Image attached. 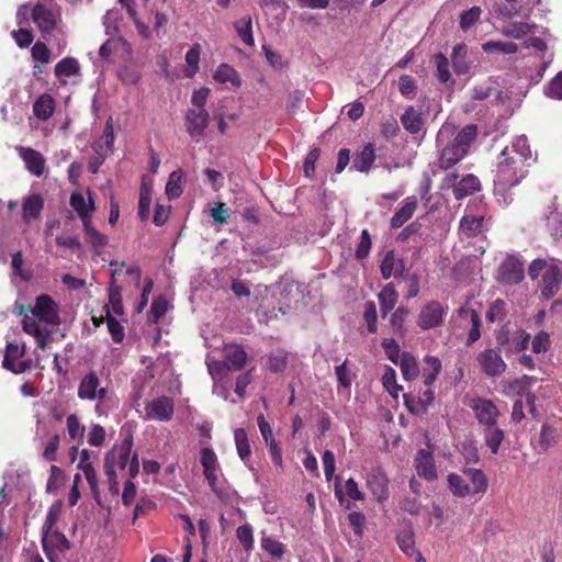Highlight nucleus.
Returning a JSON list of instances; mask_svg holds the SVG:
<instances>
[{
  "mask_svg": "<svg viewBox=\"0 0 562 562\" xmlns=\"http://www.w3.org/2000/svg\"><path fill=\"white\" fill-rule=\"evenodd\" d=\"M530 158L531 149L525 135L516 137L501 153L494 178V194L501 205L506 206L512 202L508 190L525 178L526 161Z\"/></svg>",
  "mask_w": 562,
  "mask_h": 562,
  "instance_id": "nucleus-1",
  "label": "nucleus"
},
{
  "mask_svg": "<svg viewBox=\"0 0 562 562\" xmlns=\"http://www.w3.org/2000/svg\"><path fill=\"white\" fill-rule=\"evenodd\" d=\"M476 126L471 124L457 131L451 122H446L437 133L438 165L449 169L461 161L476 137Z\"/></svg>",
  "mask_w": 562,
  "mask_h": 562,
  "instance_id": "nucleus-2",
  "label": "nucleus"
},
{
  "mask_svg": "<svg viewBox=\"0 0 562 562\" xmlns=\"http://www.w3.org/2000/svg\"><path fill=\"white\" fill-rule=\"evenodd\" d=\"M31 313L23 318V330L35 338L40 348H45L48 337L57 330L60 323L58 306L50 296L40 295Z\"/></svg>",
  "mask_w": 562,
  "mask_h": 562,
  "instance_id": "nucleus-3",
  "label": "nucleus"
},
{
  "mask_svg": "<svg viewBox=\"0 0 562 562\" xmlns=\"http://www.w3.org/2000/svg\"><path fill=\"white\" fill-rule=\"evenodd\" d=\"M132 442L126 440L119 447H113L104 458V472L108 477L109 490L113 494H119L117 473L124 471L128 465L131 477H135L138 473V460L134 456L130 460Z\"/></svg>",
  "mask_w": 562,
  "mask_h": 562,
  "instance_id": "nucleus-4",
  "label": "nucleus"
},
{
  "mask_svg": "<svg viewBox=\"0 0 562 562\" xmlns=\"http://www.w3.org/2000/svg\"><path fill=\"white\" fill-rule=\"evenodd\" d=\"M447 483L453 496L460 498H480L488 487V481L480 469L467 468L462 474L450 473Z\"/></svg>",
  "mask_w": 562,
  "mask_h": 562,
  "instance_id": "nucleus-5",
  "label": "nucleus"
},
{
  "mask_svg": "<svg viewBox=\"0 0 562 562\" xmlns=\"http://www.w3.org/2000/svg\"><path fill=\"white\" fill-rule=\"evenodd\" d=\"M528 276L532 280H539V288L546 299L552 297L560 289L562 281L561 271L554 259H535L529 268Z\"/></svg>",
  "mask_w": 562,
  "mask_h": 562,
  "instance_id": "nucleus-6",
  "label": "nucleus"
},
{
  "mask_svg": "<svg viewBox=\"0 0 562 562\" xmlns=\"http://www.w3.org/2000/svg\"><path fill=\"white\" fill-rule=\"evenodd\" d=\"M77 395L82 401L95 402L94 413L98 416H106L104 404L110 401L111 392L103 386L95 372H89L79 382Z\"/></svg>",
  "mask_w": 562,
  "mask_h": 562,
  "instance_id": "nucleus-7",
  "label": "nucleus"
},
{
  "mask_svg": "<svg viewBox=\"0 0 562 562\" xmlns=\"http://www.w3.org/2000/svg\"><path fill=\"white\" fill-rule=\"evenodd\" d=\"M29 15L37 25L42 34H49L60 20L58 10L37 3L33 7L29 4L22 5L16 13V20L20 25L27 21Z\"/></svg>",
  "mask_w": 562,
  "mask_h": 562,
  "instance_id": "nucleus-8",
  "label": "nucleus"
},
{
  "mask_svg": "<svg viewBox=\"0 0 562 562\" xmlns=\"http://www.w3.org/2000/svg\"><path fill=\"white\" fill-rule=\"evenodd\" d=\"M467 405L472 409L475 419L483 428L497 425L501 412L491 400L472 397L468 400Z\"/></svg>",
  "mask_w": 562,
  "mask_h": 562,
  "instance_id": "nucleus-9",
  "label": "nucleus"
},
{
  "mask_svg": "<svg viewBox=\"0 0 562 562\" xmlns=\"http://www.w3.org/2000/svg\"><path fill=\"white\" fill-rule=\"evenodd\" d=\"M200 463L209 485L213 490H216L222 481L223 473L217 456L213 449L204 447L200 450Z\"/></svg>",
  "mask_w": 562,
  "mask_h": 562,
  "instance_id": "nucleus-10",
  "label": "nucleus"
},
{
  "mask_svg": "<svg viewBox=\"0 0 562 562\" xmlns=\"http://www.w3.org/2000/svg\"><path fill=\"white\" fill-rule=\"evenodd\" d=\"M447 307L437 301L427 303L419 312L417 324L422 329H431L442 324Z\"/></svg>",
  "mask_w": 562,
  "mask_h": 562,
  "instance_id": "nucleus-11",
  "label": "nucleus"
},
{
  "mask_svg": "<svg viewBox=\"0 0 562 562\" xmlns=\"http://www.w3.org/2000/svg\"><path fill=\"white\" fill-rule=\"evenodd\" d=\"M476 360L482 369V371L487 376H499L503 374L507 368L505 361L503 360L499 350L488 348L481 351Z\"/></svg>",
  "mask_w": 562,
  "mask_h": 562,
  "instance_id": "nucleus-12",
  "label": "nucleus"
},
{
  "mask_svg": "<svg viewBox=\"0 0 562 562\" xmlns=\"http://www.w3.org/2000/svg\"><path fill=\"white\" fill-rule=\"evenodd\" d=\"M173 416V401L160 396L148 401L145 405V418L149 420L168 422Z\"/></svg>",
  "mask_w": 562,
  "mask_h": 562,
  "instance_id": "nucleus-13",
  "label": "nucleus"
},
{
  "mask_svg": "<svg viewBox=\"0 0 562 562\" xmlns=\"http://www.w3.org/2000/svg\"><path fill=\"white\" fill-rule=\"evenodd\" d=\"M258 427L260 430V434L262 436V439L266 443V446L269 449L272 462L276 467L279 469H283V459H282V451L279 447L274 436L272 428L270 424L266 420L265 416L261 414L257 417Z\"/></svg>",
  "mask_w": 562,
  "mask_h": 562,
  "instance_id": "nucleus-14",
  "label": "nucleus"
},
{
  "mask_svg": "<svg viewBox=\"0 0 562 562\" xmlns=\"http://www.w3.org/2000/svg\"><path fill=\"white\" fill-rule=\"evenodd\" d=\"M69 203H70V206L74 209V211L79 216V218L81 220L82 225L91 223L92 215L95 211V202H94L90 191H88L87 198L80 191L72 192L70 195Z\"/></svg>",
  "mask_w": 562,
  "mask_h": 562,
  "instance_id": "nucleus-15",
  "label": "nucleus"
},
{
  "mask_svg": "<svg viewBox=\"0 0 562 562\" xmlns=\"http://www.w3.org/2000/svg\"><path fill=\"white\" fill-rule=\"evenodd\" d=\"M524 277V263L516 257H507L498 269V280L505 284H517Z\"/></svg>",
  "mask_w": 562,
  "mask_h": 562,
  "instance_id": "nucleus-16",
  "label": "nucleus"
},
{
  "mask_svg": "<svg viewBox=\"0 0 562 562\" xmlns=\"http://www.w3.org/2000/svg\"><path fill=\"white\" fill-rule=\"evenodd\" d=\"M210 114L206 110H189L186 115V128L192 139L200 142L209 125Z\"/></svg>",
  "mask_w": 562,
  "mask_h": 562,
  "instance_id": "nucleus-17",
  "label": "nucleus"
},
{
  "mask_svg": "<svg viewBox=\"0 0 562 562\" xmlns=\"http://www.w3.org/2000/svg\"><path fill=\"white\" fill-rule=\"evenodd\" d=\"M340 477H336L335 496L341 506L351 507L350 501H363L364 493L360 490L358 483L352 479H348L345 483L344 491L339 485Z\"/></svg>",
  "mask_w": 562,
  "mask_h": 562,
  "instance_id": "nucleus-18",
  "label": "nucleus"
},
{
  "mask_svg": "<svg viewBox=\"0 0 562 562\" xmlns=\"http://www.w3.org/2000/svg\"><path fill=\"white\" fill-rule=\"evenodd\" d=\"M367 487L371 491L372 495L382 502L389 496V480L381 469H372L363 476Z\"/></svg>",
  "mask_w": 562,
  "mask_h": 562,
  "instance_id": "nucleus-19",
  "label": "nucleus"
},
{
  "mask_svg": "<svg viewBox=\"0 0 562 562\" xmlns=\"http://www.w3.org/2000/svg\"><path fill=\"white\" fill-rule=\"evenodd\" d=\"M25 347L18 344H8L3 359V367L14 373L24 372L27 368L26 361L23 360Z\"/></svg>",
  "mask_w": 562,
  "mask_h": 562,
  "instance_id": "nucleus-20",
  "label": "nucleus"
},
{
  "mask_svg": "<svg viewBox=\"0 0 562 562\" xmlns=\"http://www.w3.org/2000/svg\"><path fill=\"white\" fill-rule=\"evenodd\" d=\"M415 469L420 477L427 481H435L437 479V469L432 451L420 449L415 457Z\"/></svg>",
  "mask_w": 562,
  "mask_h": 562,
  "instance_id": "nucleus-21",
  "label": "nucleus"
},
{
  "mask_svg": "<svg viewBox=\"0 0 562 562\" xmlns=\"http://www.w3.org/2000/svg\"><path fill=\"white\" fill-rule=\"evenodd\" d=\"M99 54L103 58L113 56L115 58L125 59L131 55V46L122 37H112L100 47Z\"/></svg>",
  "mask_w": 562,
  "mask_h": 562,
  "instance_id": "nucleus-22",
  "label": "nucleus"
},
{
  "mask_svg": "<svg viewBox=\"0 0 562 562\" xmlns=\"http://www.w3.org/2000/svg\"><path fill=\"white\" fill-rule=\"evenodd\" d=\"M108 310L110 314L114 316H122L124 314L123 304L121 302V290L116 285H111L109 289V304L104 305L103 311L105 315H101L99 318L93 316L92 321L95 326H100L104 318H108Z\"/></svg>",
  "mask_w": 562,
  "mask_h": 562,
  "instance_id": "nucleus-23",
  "label": "nucleus"
},
{
  "mask_svg": "<svg viewBox=\"0 0 562 562\" xmlns=\"http://www.w3.org/2000/svg\"><path fill=\"white\" fill-rule=\"evenodd\" d=\"M19 153L21 158L26 165V168L35 176H41L44 172L45 161L42 155L31 148L20 147Z\"/></svg>",
  "mask_w": 562,
  "mask_h": 562,
  "instance_id": "nucleus-24",
  "label": "nucleus"
},
{
  "mask_svg": "<svg viewBox=\"0 0 562 562\" xmlns=\"http://www.w3.org/2000/svg\"><path fill=\"white\" fill-rule=\"evenodd\" d=\"M417 207V198L408 196L404 200L403 205L395 212L391 218V226L393 228L402 227L408 220L412 218Z\"/></svg>",
  "mask_w": 562,
  "mask_h": 562,
  "instance_id": "nucleus-25",
  "label": "nucleus"
},
{
  "mask_svg": "<svg viewBox=\"0 0 562 562\" xmlns=\"http://www.w3.org/2000/svg\"><path fill=\"white\" fill-rule=\"evenodd\" d=\"M213 79L223 85H229L233 88L241 86V79L237 70L228 64H221L213 74Z\"/></svg>",
  "mask_w": 562,
  "mask_h": 562,
  "instance_id": "nucleus-26",
  "label": "nucleus"
},
{
  "mask_svg": "<svg viewBox=\"0 0 562 562\" xmlns=\"http://www.w3.org/2000/svg\"><path fill=\"white\" fill-rule=\"evenodd\" d=\"M535 379L528 375H524L519 379H515L509 382L502 384V393L506 396H522L527 394L528 389L533 383Z\"/></svg>",
  "mask_w": 562,
  "mask_h": 562,
  "instance_id": "nucleus-27",
  "label": "nucleus"
},
{
  "mask_svg": "<svg viewBox=\"0 0 562 562\" xmlns=\"http://www.w3.org/2000/svg\"><path fill=\"white\" fill-rule=\"evenodd\" d=\"M114 128L112 125V121L109 120L105 123L103 133L94 144H93V150L97 155H103L108 156L113 150V143H114Z\"/></svg>",
  "mask_w": 562,
  "mask_h": 562,
  "instance_id": "nucleus-28",
  "label": "nucleus"
},
{
  "mask_svg": "<svg viewBox=\"0 0 562 562\" xmlns=\"http://www.w3.org/2000/svg\"><path fill=\"white\" fill-rule=\"evenodd\" d=\"M458 314L465 322L469 321L471 323V329L469 331L467 344L471 345V344L475 342L481 336V333H480L481 321H480L479 314L473 308H470L467 306L460 307L458 311Z\"/></svg>",
  "mask_w": 562,
  "mask_h": 562,
  "instance_id": "nucleus-29",
  "label": "nucleus"
},
{
  "mask_svg": "<svg viewBox=\"0 0 562 562\" xmlns=\"http://www.w3.org/2000/svg\"><path fill=\"white\" fill-rule=\"evenodd\" d=\"M401 123L408 133L417 134L424 125V119L414 106H407L401 115Z\"/></svg>",
  "mask_w": 562,
  "mask_h": 562,
  "instance_id": "nucleus-30",
  "label": "nucleus"
},
{
  "mask_svg": "<svg viewBox=\"0 0 562 562\" xmlns=\"http://www.w3.org/2000/svg\"><path fill=\"white\" fill-rule=\"evenodd\" d=\"M451 60L457 75H465L469 72L471 61L468 58V48L464 44H458L453 47Z\"/></svg>",
  "mask_w": 562,
  "mask_h": 562,
  "instance_id": "nucleus-31",
  "label": "nucleus"
},
{
  "mask_svg": "<svg viewBox=\"0 0 562 562\" xmlns=\"http://www.w3.org/2000/svg\"><path fill=\"white\" fill-rule=\"evenodd\" d=\"M206 364L209 372L214 381V392H217L222 382L226 380L232 371L225 361H218L207 357Z\"/></svg>",
  "mask_w": 562,
  "mask_h": 562,
  "instance_id": "nucleus-32",
  "label": "nucleus"
},
{
  "mask_svg": "<svg viewBox=\"0 0 562 562\" xmlns=\"http://www.w3.org/2000/svg\"><path fill=\"white\" fill-rule=\"evenodd\" d=\"M424 367L422 370L424 384L429 387L436 381L438 374L441 372V361L435 356H426L423 360Z\"/></svg>",
  "mask_w": 562,
  "mask_h": 562,
  "instance_id": "nucleus-33",
  "label": "nucleus"
},
{
  "mask_svg": "<svg viewBox=\"0 0 562 562\" xmlns=\"http://www.w3.org/2000/svg\"><path fill=\"white\" fill-rule=\"evenodd\" d=\"M42 542L46 551L48 550V548H54L59 551H65L69 549V542L66 539V537L55 528H52L49 530H42Z\"/></svg>",
  "mask_w": 562,
  "mask_h": 562,
  "instance_id": "nucleus-34",
  "label": "nucleus"
},
{
  "mask_svg": "<svg viewBox=\"0 0 562 562\" xmlns=\"http://www.w3.org/2000/svg\"><path fill=\"white\" fill-rule=\"evenodd\" d=\"M260 547L273 560H281L285 553V546L265 531L261 532Z\"/></svg>",
  "mask_w": 562,
  "mask_h": 562,
  "instance_id": "nucleus-35",
  "label": "nucleus"
},
{
  "mask_svg": "<svg viewBox=\"0 0 562 562\" xmlns=\"http://www.w3.org/2000/svg\"><path fill=\"white\" fill-rule=\"evenodd\" d=\"M55 110V100L49 94H41L33 104L34 115L42 120H48Z\"/></svg>",
  "mask_w": 562,
  "mask_h": 562,
  "instance_id": "nucleus-36",
  "label": "nucleus"
},
{
  "mask_svg": "<svg viewBox=\"0 0 562 562\" xmlns=\"http://www.w3.org/2000/svg\"><path fill=\"white\" fill-rule=\"evenodd\" d=\"M234 440L236 445V450L238 452L239 458L244 461V463L252 470L250 465V454L251 449L248 441V436L245 429L237 428L234 431Z\"/></svg>",
  "mask_w": 562,
  "mask_h": 562,
  "instance_id": "nucleus-37",
  "label": "nucleus"
},
{
  "mask_svg": "<svg viewBox=\"0 0 562 562\" xmlns=\"http://www.w3.org/2000/svg\"><path fill=\"white\" fill-rule=\"evenodd\" d=\"M396 364L400 367L402 375L406 381L415 380L420 373L416 358L409 352H403Z\"/></svg>",
  "mask_w": 562,
  "mask_h": 562,
  "instance_id": "nucleus-38",
  "label": "nucleus"
},
{
  "mask_svg": "<svg viewBox=\"0 0 562 562\" xmlns=\"http://www.w3.org/2000/svg\"><path fill=\"white\" fill-rule=\"evenodd\" d=\"M375 160L374 147L372 144H368L355 157L353 168L360 172H368Z\"/></svg>",
  "mask_w": 562,
  "mask_h": 562,
  "instance_id": "nucleus-39",
  "label": "nucleus"
},
{
  "mask_svg": "<svg viewBox=\"0 0 562 562\" xmlns=\"http://www.w3.org/2000/svg\"><path fill=\"white\" fill-rule=\"evenodd\" d=\"M151 181L147 178H143L140 192H139V201H138V215L142 220L148 217L150 203H151Z\"/></svg>",
  "mask_w": 562,
  "mask_h": 562,
  "instance_id": "nucleus-40",
  "label": "nucleus"
},
{
  "mask_svg": "<svg viewBox=\"0 0 562 562\" xmlns=\"http://www.w3.org/2000/svg\"><path fill=\"white\" fill-rule=\"evenodd\" d=\"M483 436L484 441L488 449L491 450V452L493 454H496L505 438L504 431L497 425H493L483 428Z\"/></svg>",
  "mask_w": 562,
  "mask_h": 562,
  "instance_id": "nucleus-41",
  "label": "nucleus"
},
{
  "mask_svg": "<svg viewBox=\"0 0 562 562\" xmlns=\"http://www.w3.org/2000/svg\"><path fill=\"white\" fill-rule=\"evenodd\" d=\"M480 189V181L473 175H467L463 177L453 190L454 198L461 200L464 196L472 194Z\"/></svg>",
  "mask_w": 562,
  "mask_h": 562,
  "instance_id": "nucleus-42",
  "label": "nucleus"
},
{
  "mask_svg": "<svg viewBox=\"0 0 562 562\" xmlns=\"http://www.w3.org/2000/svg\"><path fill=\"white\" fill-rule=\"evenodd\" d=\"M379 302L381 306L382 316H385L389 312H391L396 302H397V293L392 283L386 284L381 292L379 293Z\"/></svg>",
  "mask_w": 562,
  "mask_h": 562,
  "instance_id": "nucleus-43",
  "label": "nucleus"
},
{
  "mask_svg": "<svg viewBox=\"0 0 562 562\" xmlns=\"http://www.w3.org/2000/svg\"><path fill=\"white\" fill-rule=\"evenodd\" d=\"M43 199L40 195L33 194L25 199L23 203V218L30 222L40 216L43 209Z\"/></svg>",
  "mask_w": 562,
  "mask_h": 562,
  "instance_id": "nucleus-44",
  "label": "nucleus"
},
{
  "mask_svg": "<svg viewBox=\"0 0 562 562\" xmlns=\"http://www.w3.org/2000/svg\"><path fill=\"white\" fill-rule=\"evenodd\" d=\"M382 277L389 279L391 277H397L402 272V263L396 260L393 251H387L380 266Z\"/></svg>",
  "mask_w": 562,
  "mask_h": 562,
  "instance_id": "nucleus-45",
  "label": "nucleus"
},
{
  "mask_svg": "<svg viewBox=\"0 0 562 562\" xmlns=\"http://www.w3.org/2000/svg\"><path fill=\"white\" fill-rule=\"evenodd\" d=\"M482 49L490 54H515L518 50L517 44L513 42L488 41L482 45Z\"/></svg>",
  "mask_w": 562,
  "mask_h": 562,
  "instance_id": "nucleus-46",
  "label": "nucleus"
},
{
  "mask_svg": "<svg viewBox=\"0 0 562 562\" xmlns=\"http://www.w3.org/2000/svg\"><path fill=\"white\" fill-rule=\"evenodd\" d=\"M201 47L194 44L186 54V66L183 72L186 77L192 78L199 71Z\"/></svg>",
  "mask_w": 562,
  "mask_h": 562,
  "instance_id": "nucleus-47",
  "label": "nucleus"
},
{
  "mask_svg": "<svg viewBox=\"0 0 562 562\" xmlns=\"http://www.w3.org/2000/svg\"><path fill=\"white\" fill-rule=\"evenodd\" d=\"M246 360L245 351L238 346H228L225 348V362L231 370H239Z\"/></svg>",
  "mask_w": 562,
  "mask_h": 562,
  "instance_id": "nucleus-48",
  "label": "nucleus"
},
{
  "mask_svg": "<svg viewBox=\"0 0 562 562\" xmlns=\"http://www.w3.org/2000/svg\"><path fill=\"white\" fill-rule=\"evenodd\" d=\"M234 26L243 43L248 46H254L255 41L252 36L251 18L243 16L241 19L235 22Z\"/></svg>",
  "mask_w": 562,
  "mask_h": 562,
  "instance_id": "nucleus-49",
  "label": "nucleus"
},
{
  "mask_svg": "<svg viewBox=\"0 0 562 562\" xmlns=\"http://www.w3.org/2000/svg\"><path fill=\"white\" fill-rule=\"evenodd\" d=\"M483 225V215L465 214L460 221V229L468 236L476 235L481 232Z\"/></svg>",
  "mask_w": 562,
  "mask_h": 562,
  "instance_id": "nucleus-50",
  "label": "nucleus"
},
{
  "mask_svg": "<svg viewBox=\"0 0 562 562\" xmlns=\"http://www.w3.org/2000/svg\"><path fill=\"white\" fill-rule=\"evenodd\" d=\"M533 27L535 25L526 22H512L503 27L502 33L507 37L520 40L532 32Z\"/></svg>",
  "mask_w": 562,
  "mask_h": 562,
  "instance_id": "nucleus-51",
  "label": "nucleus"
},
{
  "mask_svg": "<svg viewBox=\"0 0 562 562\" xmlns=\"http://www.w3.org/2000/svg\"><path fill=\"white\" fill-rule=\"evenodd\" d=\"M79 70L80 66L78 60L71 57L61 59L55 66V75L58 78H68L70 76L77 75Z\"/></svg>",
  "mask_w": 562,
  "mask_h": 562,
  "instance_id": "nucleus-52",
  "label": "nucleus"
},
{
  "mask_svg": "<svg viewBox=\"0 0 562 562\" xmlns=\"http://www.w3.org/2000/svg\"><path fill=\"white\" fill-rule=\"evenodd\" d=\"M183 173L181 170L172 171L166 184V194L169 199H176L182 193Z\"/></svg>",
  "mask_w": 562,
  "mask_h": 562,
  "instance_id": "nucleus-53",
  "label": "nucleus"
},
{
  "mask_svg": "<svg viewBox=\"0 0 562 562\" xmlns=\"http://www.w3.org/2000/svg\"><path fill=\"white\" fill-rule=\"evenodd\" d=\"M66 428L69 437L72 440L81 442L85 436V426L76 414H70L66 419Z\"/></svg>",
  "mask_w": 562,
  "mask_h": 562,
  "instance_id": "nucleus-54",
  "label": "nucleus"
},
{
  "mask_svg": "<svg viewBox=\"0 0 562 562\" xmlns=\"http://www.w3.org/2000/svg\"><path fill=\"white\" fill-rule=\"evenodd\" d=\"M120 3L122 5H124L127 10V13L130 15V18L133 20L138 33L143 36V37H149L150 36V29L147 24H145L144 22H142L138 16H137V12L135 10V8L133 7V0H119Z\"/></svg>",
  "mask_w": 562,
  "mask_h": 562,
  "instance_id": "nucleus-55",
  "label": "nucleus"
},
{
  "mask_svg": "<svg viewBox=\"0 0 562 562\" xmlns=\"http://www.w3.org/2000/svg\"><path fill=\"white\" fill-rule=\"evenodd\" d=\"M434 63L437 68V77H438L439 81L442 83H448V82L453 83V80L451 79V74L449 70L448 58L443 54H437L434 57Z\"/></svg>",
  "mask_w": 562,
  "mask_h": 562,
  "instance_id": "nucleus-56",
  "label": "nucleus"
},
{
  "mask_svg": "<svg viewBox=\"0 0 562 562\" xmlns=\"http://www.w3.org/2000/svg\"><path fill=\"white\" fill-rule=\"evenodd\" d=\"M236 537L245 551L249 552L254 549V531L249 524L239 526L236 529Z\"/></svg>",
  "mask_w": 562,
  "mask_h": 562,
  "instance_id": "nucleus-57",
  "label": "nucleus"
},
{
  "mask_svg": "<svg viewBox=\"0 0 562 562\" xmlns=\"http://www.w3.org/2000/svg\"><path fill=\"white\" fill-rule=\"evenodd\" d=\"M83 226V231L86 234L87 240L94 247V248H102L106 245V237L99 233L93 226L92 222L88 223Z\"/></svg>",
  "mask_w": 562,
  "mask_h": 562,
  "instance_id": "nucleus-58",
  "label": "nucleus"
},
{
  "mask_svg": "<svg viewBox=\"0 0 562 562\" xmlns=\"http://www.w3.org/2000/svg\"><path fill=\"white\" fill-rule=\"evenodd\" d=\"M383 386L393 397H397L402 386L396 383V373L392 368H387L382 378Z\"/></svg>",
  "mask_w": 562,
  "mask_h": 562,
  "instance_id": "nucleus-59",
  "label": "nucleus"
},
{
  "mask_svg": "<svg viewBox=\"0 0 562 562\" xmlns=\"http://www.w3.org/2000/svg\"><path fill=\"white\" fill-rule=\"evenodd\" d=\"M104 319L106 322L108 330H109L113 341L117 342V344L122 342L124 339V336H125L124 327L122 326V324L110 314L109 310H108V318H104Z\"/></svg>",
  "mask_w": 562,
  "mask_h": 562,
  "instance_id": "nucleus-60",
  "label": "nucleus"
},
{
  "mask_svg": "<svg viewBox=\"0 0 562 562\" xmlns=\"http://www.w3.org/2000/svg\"><path fill=\"white\" fill-rule=\"evenodd\" d=\"M87 441L92 447H101L105 441V429L99 424H91Z\"/></svg>",
  "mask_w": 562,
  "mask_h": 562,
  "instance_id": "nucleus-61",
  "label": "nucleus"
},
{
  "mask_svg": "<svg viewBox=\"0 0 562 562\" xmlns=\"http://www.w3.org/2000/svg\"><path fill=\"white\" fill-rule=\"evenodd\" d=\"M481 12L482 11L479 7H472L471 9L463 11L460 16V27L463 31H468L480 19Z\"/></svg>",
  "mask_w": 562,
  "mask_h": 562,
  "instance_id": "nucleus-62",
  "label": "nucleus"
},
{
  "mask_svg": "<svg viewBox=\"0 0 562 562\" xmlns=\"http://www.w3.org/2000/svg\"><path fill=\"white\" fill-rule=\"evenodd\" d=\"M119 78L124 85H136L140 78V74L133 66H125L119 70Z\"/></svg>",
  "mask_w": 562,
  "mask_h": 562,
  "instance_id": "nucleus-63",
  "label": "nucleus"
},
{
  "mask_svg": "<svg viewBox=\"0 0 562 562\" xmlns=\"http://www.w3.org/2000/svg\"><path fill=\"white\" fill-rule=\"evenodd\" d=\"M546 95L551 99H562V74L559 72L548 85L544 90Z\"/></svg>",
  "mask_w": 562,
  "mask_h": 562,
  "instance_id": "nucleus-64",
  "label": "nucleus"
}]
</instances>
